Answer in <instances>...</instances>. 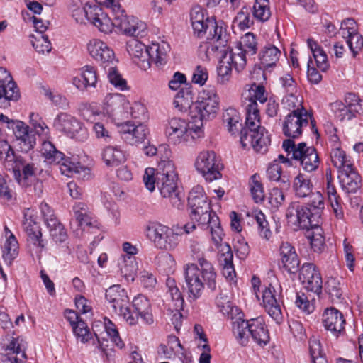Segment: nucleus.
<instances>
[{
  "label": "nucleus",
  "instance_id": "f257e3e1",
  "mask_svg": "<svg viewBox=\"0 0 363 363\" xmlns=\"http://www.w3.org/2000/svg\"><path fill=\"white\" fill-rule=\"evenodd\" d=\"M213 28L211 42L206 48V58L207 60L214 57L218 58L217 82L224 85L230 81L233 68L238 72L245 69L248 55L238 48L235 52L229 50L225 29L217 25L213 26Z\"/></svg>",
  "mask_w": 363,
  "mask_h": 363
},
{
  "label": "nucleus",
  "instance_id": "f03ea898",
  "mask_svg": "<svg viewBox=\"0 0 363 363\" xmlns=\"http://www.w3.org/2000/svg\"><path fill=\"white\" fill-rule=\"evenodd\" d=\"M185 289L189 301L199 298L207 286L211 291L216 287V272L213 264L203 257L197 263H187L183 267Z\"/></svg>",
  "mask_w": 363,
  "mask_h": 363
},
{
  "label": "nucleus",
  "instance_id": "7ed1b4c3",
  "mask_svg": "<svg viewBox=\"0 0 363 363\" xmlns=\"http://www.w3.org/2000/svg\"><path fill=\"white\" fill-rule=\"evenodd\" d=\"M240 143L242 147H252L260 153H264L270 143L267 131L261 125L258 105L254 101L246 108L245 126L240 132Z\"/></svg>",
  "mask_w": 363,
  "mask_h": 363
},
{
  "label": "nucleus",
  "instance_id": "20e7f679",
  "mask_svg": "<svg viewBox=\"0 0 363 363\" xmlns=\"http://www.w3.org/2000/svg\"><path fill=\"white\" fill-rule=\"evenodd\" d=\"M160 160L157 162L159 175L157 186L164 198H169L172 206L177 209L183 207L182 200L177 191V174L171 160L172 151L167 146H162L160 150Z\"/></svg>",
  "mask_w": 363,
  "mask_h": 363
},
{
  "label": "nucleus",
  "instance_id": "39448f33",
  "mask_svg": "<svg viewBox=\"0 0 363 363\" xmlns=\"http://www.w3.org/2000/svg\"><path fill=\"white\" fill-rule=\"evenodd\" d=\"M164 133L168 141L177 146H191L204 136L201 122L195 121L191 124L180 117H172L168 120Z\"/></svg>",
  "mask_w": 363,
  "mask_h": 363
},
{
  "label": "nucleus",
  "instance_id": "423d86ee",
  "mask_svg": "<svg viewBox=\"0 0 363 363\" xmlns=\"http://www.w3.org/2000/svg\"><path fill=\"white\" fill-rule=\"evenodd\" d=\"M232 330L237 342L242 346L247 345L250 337L260 346L266 345L269 341L268 330L261 317L245 320L239 315L232 322Z\"/></svg>",
  "mask_w": 363,
  "mask_h": 363
},
{
  "label": "nucleus",
  "instance_id": "0eeeda50",
  "mask_svg": "<svg viewBox=\"0 0 363 363\" xmlns=\"http://www.w3.org/2000/svg\"><path fill=\"white\" fill-rule=\"evenodd\" d=\"M104 4L113 16L116 28H119L123 35L135 38H143L147 35L146 23L134 16H127L118 1L106 0Z\"/></svg>",
  "mask_w": 363,
  "mask_h": 363
},
{
  "label": "nucleus",
  "instance_id": "6e6552de",
  "mask_svg": "<svg viewBox=\"0 0 363 363\" xmlns=\"http://www.w3.org/2000/svg\"><path fill=\"white\" fill-rule=\"evenodd\" d=\"M220 99L214 87H206L198 94L190 110V116L196 122L208 121L215 118L220 111Z\"/></svg>",
  "mask_w": 363,
  "mask_h": 363
},
{
  "label": "nucleus",
  "instance_id": "1a4fd4ad",
  "mask_svg": "<svg viewBox=\"0 0 363 363\" xmlns=\"http://www.w3.org/2000/svg\"><path fill=\"white\" fill-rule=\"evenodd\" d=\"M145 237L160 250L172 251L180 242V236L174 230L157 222H148L144 226Z\"/></svg>",
  "mask_w": 363,
  "mask_h": 363
},
{
  "label": "nucleus",
  "instance_id": "9d476101",
  "mask_svg": "<svg viewBox=\"0 0 363 363\" xmlns=\"http://www.w3.org/2000/svg\"><path fill=\"white\" fill-rule=\"evenodd\" d=\"M282 147L288 157L299 162L305 172H313L318 168L320 159L313 147L307 146L305 143L296 145L293 140L286 139L283 141Z\"/></svg>",
  "mask_w": 363,
  "mask_h": 363
},
{
  "label": "nucleus",
  "instance_id": "9b49d317",
  "mask_svg": "<svg viewBox=\"0 0 363 363\" xmlns=\"http://www.w3.org/2000/svg\"><path fill=\"white\" fill-rule=\"evenodd\" d=\"M106 301L111 304L113 311L122 317L130 325L137 323V318L130 308L127 291L119 284H115L106 289Z\"/></svg>",
  "mask_w": 363,
  "mask_h": 363
},
{
  "label": "nucleus",
  "instance_id": "f8f14e48",
  "mask_svg": "<svg viewBox=\"0 0 363 363\" xmlns=\"http://www.w3.org/2000/svg\"><path fill=\"white\" fill-rule=\"evenodd\" d=\"M188 203L191 209V218L198 224H203L215 214L211 211L207 196L201 186L197 185L192 188L189 194Z\"/></svg>",
  "mask_w": 363,
  "mask_h": 363
},
{
  "label": "nucleus",
  "instance_id": "ddd939ff",
  "mask_svg": "<svg viewBox=\"0 0 363 363\" xmlns=\"http://www.w3.org/2000/svg\"><path fill=\"white\" fill-rule=\"evenodd\" d=\"M260 299L262 306L269 315L277 323H280L283 320L281 287L278 283L269 284L262 287Z\"/></svg>",
  "mask_w": 363,
  "mask_h": 363
},
{
  "label": "nucleus",
  "instance_id": "4468645a",
  "mask_svg": "<svg viewBox=\"0 0 363 363\" xmlns=\"http://www.w3.org/2000/svg\"><path fill=\"white\" fill-rule=\"evenodd\" d=\"M194 167L208 182L221 178L222 165L219 157L213 151L203 150L199 152L195 160Z\"/></svg>",
  "mask_w": 363,
  "mask_h": 363
},
{
  "label": "nucleus",
  "instance_id": "2eb2a0df",
  "mask_svg": "<svg viewBox=\"0 0 363 363\" xmlns=\"http://www.w3.org/2000/svg\"><path fill=\"white\" fill-rule=\"evenodd\" d=\"M128 108V97L120 93L107 94L102 101L101 113L111 121L123 119Z\"/></svg>",
  "mask_w": 363,
  "mask_h": 363
},
{
  "label": "nucleus",
  "instance_id": "dca6fc26",
  "mask_svg": "<svg viewBox=\"0 0 363 363\" xmlns=\"http://www.w3.org/2000/svg\"><path fill=\"white\" fill-rule=\"evenodd\" d=\"M54 128L71 138L83 140L87 138V130L83 123L74 116L60 113L53 121Z\"/></svg>",
  "mask_w": 363,
  "mask_h": 363
},
{
  "label": "nucleus",
  "instance_id": "f3484780",
  "mask_svg": "<svg viewBox=\"0 0 363 363\" xmlns=\"http://www.w3.org/2000/svg\"><path fill=\"white\" fill-rule=\"evenodd\" d=\"M309 122L313 123L312 116L304 108L293 110L284 118L283 133L289 139L298 138Z\"/></svg>",
  "mask_w": 363,
  "mask_h": 363
},
{
  "label": "nucleus",
  "instance_id": "a211bd4d",
  "mask_svg": "<svg viewBox=\"0 0 363 363\" xmlns=\"http://www.w3.org/2000/svg\"><path fill=\"white\" fill-rule=\"evenodd\" d=\"M82 116L86 121L93 124L92 131L97 139L106 143L111 140V133L108 127L109 118L104 116L100 109L90 105L82 111Z\"/></svg>",
  "mask_w": 363,
  "mask_h": 363
},
{
  "label": "nucleus",
  "instance_id": "6ab92c4d",
  "mask_svg": "<svg viewBox=\"0 0 363 363\" xmlns=\"http://www.w3.org/2000/svg\"><path fill=\"white\" fill-rule=\"evenodd\" d=\"M286 217L289 225L294 230H308L313 226L315 216L311 209L296 202L291 203L287 208Z\"/></svg>",
  "mask_w": 363,
  "mask_h": 363
},
{
  "label": "nucleus",
  "instance_id": "aec40b11",
  "mask_svg": "<svg viewBox=\"0 0 363 363\" xmlns=\"http://www.w3.org/2000/svg\"><path fill=\"white\" fill-rule=\"evenodd\" d=\"M118 130L122 140L131 145H136L144 142L149 130L146 125L132 121H126L118 125Z\"/></svg>",
  "mask_w": 363,
  "mask_h": 363
},
{
  "label": "nucleus",
  "instance_id": "412c9836",
  "mask_svg": "<svg viewBox=\"0 0 363 363\" xmlns=\"http://www.w3.org/2000/svg\"><path fill=\"white\" fill-rule=\"evenodd\" d=\"M299 279L303 287L308 291L320 296L323 289V280L319 271L311 263H305L302 265Z\"/></svg>",
  "mask_w": 363,
  "mask_h": 363
},
{
  "label": "nucleus",
  "instance_id": "4be33fe9",
  "mask_svg": "<svg viewBox=\"0 0 363 363\" xmlns=\"http://www.w3.org/2000/svg\"><path fill=\"white\" fill-rule=\"evenodd\" d=\"M322 324L324 328L336 338L345 333L344 316L340 311L333 307L324 310L322 314Z\"/></svg>",
  "mask_w": 363,
  "mask_h": 363
},
{
  "label": "nucleus",
  "instance_id": "5701e85b",
  "mask_svg": "<svg viewBox=\"0 0 363 363\" xmlns=\"http://www.w3.org/2000/svg\"><path fill=\"white\" fill-rule=\"evenodd\" d=\"M340 32L355 56L363 48V37L357 32V23L352 18H347L341 23Z\"/></svg>",
  "mask_w": 363,
  "mask_h": 363
},
{
  "label": "nucleus",
  "instance_id": "b1692460",
  "mask_svg": "<svg viewBox=\"0 0 363 363\" xmlns=\"http://www.w3.org/2000/svg\"><path fill=\"white\" fill-rule=\"evenodd\" d=\"M89 21L99 32L104 34H111L116 28V22L109 17L103 9L94 4V8L89 11Z\"/></svg>",
  "mask_w": 363,
  "mask_h": 363
},
{
  "label": "nucleus",
  "instance_id": "393cba45",
  "mask_svg": "<svg viewBox=\"0 0 363 363\" xmlns=\"http://www.w3.org/2000/svg\"><path fill=\"white\" fill-rule=\"evenodd\" d=\"M89 55L96 61L106 63L111 62L115 58L113 50L106 43L99 38H92L86 44Z\"/></svg>",
  "mask_w": 363,
  "mask_h": 363
},
{
  "label": "nucleus",
  "instance_id": "a878e982",
  "mask_svg": "<svg viewBox=\"0 0 363 363\" xmlns=\"http://www.w3.org/2000/svg\"><path fill=\"white\" fill-rule=\"evenodd\" d=\"M201 225H207L210 229L211 241L215 246L216 249L218 250V255L224 252H228L231 250L230 245L223 242L225 234L223 230L220 226L218 217L216 214H213L210 217L209 220H206Z\"/></svg>",
  "mask_w": 363,
  "mask_h": 363
},
{
  "label": "nucleus",
  "instance_id": "bb28decb",
  "mask_svg": "<svg viewBox=\"0 0 363 363\" xmlns=\"http://www.w3.org/2000/svg\"><path fill=\"white\" fill-rule=\"evenodd\" d=\"M16 142L22 152H28L35 145V138L30 131L29 126L21 121H16L12 126Z\"/></svg>",
  "mask_w": 363,
  "mask_h": 363
},
{
  "label": "nucleus",
  "instance_id": "cd10ccee",
  "mask_svg": "<svg viewBox=\"0 0 363 363\" xmlns=\"http://www.w3.org/2000/svg\"><path fill=\"white\" fill-rule=\"evenodd\" d=\"M126 50L133 60L138 66L146 70L150 67L148 59V47L136 39H130L127 42Z\"/></svg>",
  "mask_w": 363,
  "mask_h": 363
},
{
  "label": "nucleus",
  "instance_id": "c85d7f7f",
  "mask_svg": "<svg viewBox=\"0 0 363 363\" xmlns=\"http://www.w3.org/2000/svg\"><path fill=\"white\" fill-rule=\"evenodd\" d=\"M338 178L342 189L346 193H356L362 186V177L354 166L340 170Z\"/></svg>",
  "mask_w": 363,
  "mask_h": 363
},
{
  "label": "nucleus",
  "instance_id": "c756f323",
  "mask_svg": "<svg viewBox=\"0 0 363 363\" xmlns=\"http://www.w3.org/2000/svg\"><path fill=\"white\" fill-rule=\"evenodd\" d=\"M19 97V90L11 74L5 68L0 67V99L17 101Z\"/></svg>",
  "mask_w": 363,
  "mask_h": 363
},
{
  "label": "nucleus",
  "instance_id": "7c9ffc66",
  "mask_svg": "<svg viewBox=\"0 0 363 363\" xmlns=\"http://www.w3.org/2000/svg\"><path fill=\"white\" fill-rule=\"evenodd\" d=\"M23 215V225L28 237L33 241L35 245L40 249L43 248L45 245L43 240H41L42 233L37 223V218L34 214V211L27 208L24 211Z\"/></svg>",
  "mask_w": 363,
  "mask_h": 363
},
{
  "label": "nucleus",
  "instance_id": "2f4dec72",
  "mask_svg": "<svg viewBox=\"0 0 363 363\" xmlns=\"http://www.w3.org/2000/svg\"><path fill=\"white\" fill-rule=\"evenodd\" d=\"M18 242L7 226L4 228V240L1 247L2 257L5 263L10 266L18 255Z\"/></svg>",
  "mask_w": 363,
  "mask_h": 363
},
{
  "label": "nucleus",
  "instance_id": "473e14b6",
  "mask_svg": "<svg viewBox=\"0 0 363 363\" xmlns=\"http://www.w3.org/2000/svg\"><path fill=\"white\" fill-rule=\"evenodd\" d=\"M281 54L280 50L275 45H266L258 55L260 67L264 71H271L277 65Z\"/></svg>",
  "mask_w": 363,
  "mask_h": 363
},
{
  "label": "nucleus",
  "instance_id": "72a5a7b5",
  "mask_svg": "<svg viewBox=\"0 0 363 363\" xmlns=\"http://www.w3.org/2000/svg\"><path fill=\"white\" fill-rule=\"evenodd\" d=\"M279 252L284 267L291 273L296 272L300 262L294 247L289 242H283Z\"/></svg>",
  "mask_w": 363,
  "mask_h": 363
},
{
  "label": "nucleus",
  "instance_id": "f704fd0d",
  "mask_svg": "<svg viewBox=\"0 0 363 363\" xmlns=\"http://www.w3.org/2000/svg\"><path fill=\"white\" fill-rule=\"evenodd\" d=\"M97 79L95 68L85 66L81 69L79 76L73 77L72 84L77 89L84 91L88 88L96 87Z\"/></svg>",
  "mask_w": 363,
  "mask_h": 363
},
{
  "label": "nucleus",
  "instance_id": "c9c22d12",
  "mask_svg": "<svg viewBox=\"0 0 363 363\" xmlns=\"http://www.w3.org/2000/svg\"><path fill=\"white\" fill-rule=\"evenodd\" d=\"M118 267L120 274L127 282H133L140 271L135 257L120 256L118 259Z\"/></svg>",
  "mask_w": 363,
  "mask_h": 363
},
{
  "label": "nucleus",
  "instance_id": "e433bc0d",
  "mask_svg": "<svg viewBox=\"0 0 363 363\" xmlns=\"http://www.w3.org/2000/svg\"><path fill=\"white\" fill-rule=\"evenodd\" d=\"M194 94L191 86H184L176 94L174 98L173 104L179 111L185 113L189 111L194 104Z\"/></svg>",
  "mask_w": 363,
  "mask_h": 363
},
{
  "label": "nucleus",
  "instance_id": "4c0bfd02",
  "mask_svg": "<svg viewBox=\"0 0 363 363\" xmlns=\"http://www.w3.org/2000/svg\"><path fill=\"white\" fill-rule=\"evenodd\" d=\"M101 158L108 167H116L126 160L125 152L117 145H108L101 151Z\"/></svg>",
  "mask_w": 363,
  "mask_h": 363
},
{
  "label": "nucleus",
  "instance_id": "58836bf2",
  "mask_svg": "<svg viewBox=\"0 0 363 363\" xmlns=\"http://www.w3.org/2000/svg\"><path fill=\"white\" fill-rule=\"evenodd\" d=\"M94 8L88 0H72L69 4V11L77 23H83L89 21V11Z\"/></svg>",
  "mask_w": 363,
  "mask_h": 363
},
{
  "label": "nucleus",
  "instance_id": "ea45409f",
  "mask_svg": "<svg viewBox=\"0 0 363 363\" xmlns=\"http://www.w3.org/2000/svg\"><path fill=\"white\" fill-rule=\"evenodd\" d=\"M148 50L149 61L152 60L157 65H162L167 62L170 46L164 41L152 43L148 47Z\"/></svg>",
  "mask_w": 363,
  "mask_h": 363
},
{
  "label": "nucleus",
  "instance_id": "a19ab883",
  "mask_svg": "<svg viewBox=\"0 0 363 363\" xmlns=\"http://www.w3.org/2000/svg\"><path fill=\"white\" fill-rule=\"evenodd\" d=\"M359 103L345 105L340 101H336L330 104L332 111L340 121L350 120L359 112Z\"/></svg>",
  "mask_w": 363,
  "mask_h": 363
},
{
  "label": "nucleus",
  "instance_id": "79ce46f5",
  "mask_svg": "<svg viewBox=\"0 0 363 363\" xmlns=\"http://www.w3.org/2000/svg\"><path fill=\"white\" fill-rule=\"evenodd\" d=\"M330 155L332 164L338 169L339 172L354 166L350 157L346 154L337 143L334 144L331 149Z\"/></svg>",
  "mask_w": 363,
  "mask_h": 363
},
{
  "label": "nucleus",
  "instance_id": "37998d69",
  "mask_svg": "<svg viewBox=\"0 0 363 363\" xmlns=\"http://www.w3.org/2000/svg\"><path fill=\"white\" fill-rule=\"evenodd\" d=\"M292 188L297 197L305 198L311 194L313 184L308 176L299 173L293 180Z\"/></svg>",
  "mask_w": 363,
  "mask_h": 363
},
{
  "label": "nucleus",
  "instance_id": "c03bdc74",
  "mask_svg": "<svg viewBox=\"0 0 363 363\" xmlns=\"http://www.w3.org/2000/svg\"><path fill=\"white\" fill-rule=\"evenodd\" d=\"M307 46L312 52L317 67L321 72H326L330 67V64L328 62V56L323 49L319 45L317 41L312 38L307 40Z\"/></svg>",
  "mask_w": 363,
  "mask_h": 363
},
{
  "label": "nucleus",
  "instance_id": "a18cd8bd",
  "mask_svg": "<svg viewBox=\"0 0 363 363\" xmlns=\"http://www.w3.org/2000/svg\"><path fill=\"white\" fill-rule=\"evenodd\" d=\"M223 122L228 131L235 134L241 127V116L239 111L233 107L226 108L223 113Z\"/></svg>",
  "mask_w": 363,
  "mask_h": 363
},
{
  "label": "nucleus",
  "instance_id": "49530a36",
  "mask_svg": "<svg viewBox=\"0 0 363 363\" xmlns=\"http://www.w3.org/2000/svg\"><path fill=\"white\" fill-rule=\"evenodd\" d=\"M0 157L4 161L6 167L9 169H12L15 177L18 180L17 175L20 177V169L16 164L13 150L5 140H0Z\"/></svg>",
  "mask_w": 363,
  "mask_h": 363
},
{
  "label": "nucleus",
  "instance_id": "de8ad7c7",
  "mask_svg": "<svg viewBox=\"0 0 363 363\" xmlns=\"http://www.w3.org/2000/svg\"><path fill=\"white\" fill-rule=\"evenodd\" d=\"M40 153L44 161L49 164L59 163L63 159L64 154L57 150L50 140H43L41 144Z\"/></svg>",
  "mask_w": 363,
  "mask_h": 363
},
{
  "label": "nucleus",
  "instance_id": "09e8293b",
  "mask_svg": "<svg viewBox=\"0 0 363 363\" xmlns=\"http://www.w3.org/2000/svg\"><path fill=\"white\" fill-rule=\"evenodd\" d=\"M29 123L35 134L41 138L42 142L43 140H49L50 138V128L38 113L34 112L30 113Z\"/></svg>",
  "mask_w": 363,
  "mask_h": 363
},
{
  "label": "nucleus",
  "instance_id": "8fccbe9b",
  "mask_svg": "<svg viewBox=\"0 0 363 363\" xmlns=\"http://www.w3.org/2000/svg\"><path fill=\"white\" fill-rule=\"evenodd\" d=\"M307 238L315 252H320L325 246V237L323 228L318 224H313L308 230Z\"/></svg>",
  "mask_w": 363,
  "mask_h": 363
},
{
  "label": "nucleus",
  "instance_id": "3c124183",
  "mask_svg": "<svg viewBox=\"0 0 363 363\" xmlns=\"http://www.w3.org/2000/svg\"><path fill=\"white\" fill-rule=\"evenodd\" d=\"M247 216L252 218L256 221L258 225L259 235L266 240H269L272 237V233L270 230L265 215L261 211L254 209L247 213Z\"/></svg>",
  "mask_w": 363,
  "mask_h": 363
},
{
  "label": "nucleus",
  "instance_id": "603ef678",
  "mask_svg": "<svg viewBox=\"0 0 363 363\" xmlns=\"http://www.w3.org/2000/svg\"><path fill=\"white\" fill-rule=\"evenodd\" d=\"M99 323L103 326L105 332L106 333L108 337H110L112 342L118 347L123 348L124 343L119 336L118 329L115 324L106 317L103 318L102 321L99 320L96 322L94 326L96 328L98 327Z\"/></svg>",
  "mask_w": 363,
  "mask_h": 363
},
{
  "label": "nucleus",
  "instance_id": "864d4df0",
  "mask_svg": "<svg viewBox=\"0 0 363 363\" xmlns=\"http://www.w3.org/2000/svg\"><path fill=\"white\" fill-rule=\"evenodd\" d=\"M238 48L247 53L248 57L255 55L258 50L257 36L250 32L245 33L240 39Z\"/></svg>",
  "mask_w": 363,
  "mask_h": 363
},
{
  "label": "nucleus",
  "instance_id": "5fc2aeb1",
  "mask_svg": "<svg viewBox=\"0 0 363 363\" xmlns=\"http://www.w3.org/2000/svg\"><path fill=\"white\" fill-rule=\"evenodd\" d=\"M73 212L75 220L72 223H76L81 228L91 225V218L88 214L86 205L82 202L76 203L73 206Z\"/></svg>",
  "mask_w": 363,
  "mask_h": 363
},
{
  "label": "nucleus",
  "instance_id": "6e6d98bb",
  "mask_svg": "<svg viewBox=\"0 0 363 363\" xmlns=\"http://www.w3.org/2000/svg\"><path fill=\"white\" fill-rule=\"evenodd\" d=\"M252 14L257 21H267L271 16L269 0H255L252 8Z\"/></svg>",
  "mask_w": 363,
  "mask_h": 363
},
{
  "label": "nucleus",
  "instance_id": "4d7b16f0",
  "mask_svg": "<svg viewBox=\"0 0 363 363\" xmlns=\"http://www.w3.org/2000/svg\"><path fill=\"white\" fill-rule=\"evenodd\" d=\"M216 305L220 312L225 316L230 318L233 322L237 318L233 315L238 312V308L235 307L230 302L228 296L220 294L216 298Z\"/></svg>",
  "mask_w": 363,
  "mask_h": 363
},
{
  "label": "nucleus",
  "instance_id": "13d9d810",
  "mask_svg": "<svg viewBox=\"0 0 363 363\" xmlns=\"http://www.w3.org/2000/svg\"><path fill=\"white\" fill-rule=\"evenodd\" d=\"M249 186L254 201L256 203L262 201L264 198V191L260 176L257 174H253L250 179Z\"/></svg>",
  "mask_w": 363,
  "mask_h": 363
},
{
  "label": "nucleus",
  "instance_id": "bf43d9fd",
  "mask_svg": "<svg viewBox=\"0 0 363 363\" xmlns=\"http://www.w3.org/2000/svg\"><path fill=\"white\" fill-rule=\"evenodd\" d=\"M233 255L232 251L219 254V260L223 266V276L232 280L235 276V271L233 264Z\"/></svg>",
  "mask_w": 363,
  "mask_h": 363
},
{
  "label": "nucleus",
  "instance_id": "052dcab7",
  "mask_svg": "<svg viewBox=\"0 0 363 363\" xmlns=\"http://www.w3.org/2000/svg\"><path fill=\"white\" fill-rule=\"evenodd\" d=\"M157 265L159 270L169 274L175 270L176 261L171 254L162 253L157 257Z\"/></svg>",
  "mask_w": 363,
  "mask_h": 363
},
{
  "label": "nucleus",
  "instance_id": "680f3d73",
  "mask_svg": "<svg viewBox=\"0 0 363 363\" xmlns=\"http://www.w3.org/2000/svg\"><path fill=\"white\" fill-rule=\"evenodd\" d=\"M26 342L21 337H12L6 347V353H10L17 357V354H21L23 358H26L25 354Z\"/></svg>",
  "mask_w": 363,
  "mask_h": 363
},
{
  "label": "nucleus",
  "instance_id": "e2e57ef3",
  "mask_svg": "<svg viewBox=\"0 0 363 363\" xmlns=\"http://www.w3.org/2000/svg\"><path fill=\"white\" fill-rule=\"evenodd\" d=\"M267 177L272 182L282 181L284 183H288V179H285L286 177L282 176V167L278 160H274L271 162L267 169Z\"/></svg>",
  "mask_w": 363,
  "mask_h": 363
},
{
  "label": "nucleus",
  "instance_id": "0e129e2a",
  "mask_svg": "<svg viewBox=\"0 0 363 363\" xmlns=\"http://www.w3.org/2000/svg\"><path fill=\"white\" fill-rule=\"evenodd\" d=\"M167 286L168 287L167 294L171 297L173 307L182 308L184 298L179 288L175 285L174 280L168 279L167 281Z\"/></svg>",
  "mask_w": 363,
  "mask_h": 363
},
{
  "label": "nucleus",
  "instance_id": "69168bd1",
  "mask_svg": "<svg viewBox=\"0 0 363 363\" xmlns=\"http://www.w3.org/2000/svg\"><path fill=\"white\" fill-rule=\"evenodd\" d=\"M109 82L118 90L123 91L128 89L127 82L115 67H110L107 72Z\"/></svg>",
  "mask_w": 363,
  "mask_h": 363
},
{
  "label": "nucleus",
  "instance_id": "338daca9",
  "mask_svg": "<svg viewBox=\"0 0 363 363\" xmlns=\"http://www.w3.org/2000/svg\"><path fill=\"white\" fill-rule=\"evenodd\" d=\"M127 113L124 115V118L131 116L133 118L142 119L145 116L147 108L140 101L130 102L128 99V108Z\"/></svg>",
  "mask_w": 363,
  "mask_h": 363
},
{
  "label": "nucleus",
  "instance_id": "774afa93",
  "mask_svg": "<svg viewBox=\"0 0 363 363\" xmlns=\"http://www.w3.org/2000/svg\"><path fill=\"white\" fill-rule=\"evenodd\" d=\"M72 330L76 337L82 343H86L92 338L86 323L82 320L78 321L72 328Z\"/></svg>",
  "mask_w": 363,
  "mask_h": 363
}]
</instances>
